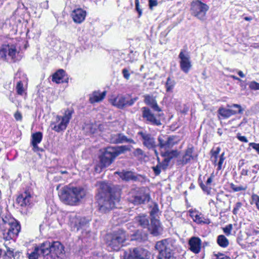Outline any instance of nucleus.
I'll return each mask as SVG.
<instances>
[{
	"mask_svg": "<svg viewBox=\"0 0 259 259\" xmlns=\"http://www.w3.org/2000/svg\"><path fill=\"white\" fill-rule=\"evenodd\" d=\"M65 72L63 69H59L53 74L52 81L56 82L57 83L63 82V79L65 75Z\"/></svg>",
	"mask_w": 259,
	"mask_h": 259,
	"instance_id": "nucleus-30",
	"label": "nucleus"
},
{
	"mask_svg": "<svg viewBox=\"0 0 259 259\" xmlns=\"http://www.w3.org/2000/svg\"><path fill=\"white\" fill-rule=\"evenodd\" d=\"M250 147L255 149L258 154H259V143L256 144L255 143H250L249 144Z\"/></svg>",
	"mask_w": 259,
	"mask_h": 259,
	"instance_id": "nucleus-50",
	"label": "nucleus"
},
{
	"mask_svg": "<svg viewBox=\"0 0 259 259\" xmlns=\"http://www.w3.org/2000/svg\"><path fill=\"white\" fill-rule=\"evenodd\" d=\"M230 188L234 192H239L246 190L247 188V186L246 185L238 186L233 183H231L230 184Z\"/></svg>",
	"mask_w": 259,
	"mask_h": 259,
	"instance_id": "nucleus-38",
	"label": "nucleus"
},
{
	"mask_svg": "<svg viewBox=\"0 0 259 259\" xmlns=\"http://www.w3.org/2000/svg\"><path fill=\"white\" fill-rule=\"evenodd\" d=\"M122 72L123 77L127 80L129 79L130 76V74L129 73L128 70L126 68H124L122 70Z\"/></svg>",
	"mask_w": 259,
	"mask_h": 259,
	"instance_id": "nucleus-49",
	"label": "nucleus"
},
{
	"mask_svg": "<svg viewBox=\"0 0 259 259\" xmlns=\"http://www.w3.org/2000/svg\"><path fill=\"white\" fill-rule=\"evenodd\" d=\"M128 149L126 146L107 147L100 157L101 167L102 168L108 166L117 156Z\"/></svg>",
	"mask_w": 259,
	"mask_h": 259,
	"instance_id": "nucleus-5",
	"label": "nucleus"
},
{
	"mask_svg": "<svg viewBox=\"0 0 259 259\" xmlns=\"http://www.w3.org/2000/svg\"><path fill=\"white\" fill-rule=\"evenodd\" d=\"M138 99V97L130 99L125 96L118 95L117 96H112L109 99V102L113 106L122 109L127 106H132Z\"/></svg>",
	"mask_w": 259,
	"mask_h": 259,
	"instance_id": "nucleus-9",
	"label": "nucleus"
},
{
	"mask_svg": "<svg viewBox=\"0 0 259 259\" xmlns=\"http://www.w3.org/2000/svg\"><path fill=\"white\" fill-rule=\"evenodd\" d=\"M157 146L165 150L171 148L180 141V138L176 135L160 134L158 137Z\"/></svg>",
	"mask_w": 259,
	"mask_h": 259,
	"instance_id": "nucleus-8",
	"label": "nucleus"
},
{
	"mask_svg": "<svg viewBox=\"0 0 259 259\" xmlns=\"http://www.w3.org/2000/svg\"><path fill=\"white\" fill-rule=\"evenodd\" d=\"M32 201L30 193L26 191L20 195L17 198V202L21 206H29L32 203Z\"/></svg>",
	"mask_w": 259,
	"mask_h": 259,
	"instance_id": "nucleus-20",
	"label": "nucleus"
},
{
	"mask_svg": "<svg viewBox=\"0 0 259 259\" xmlns=\"http://www.w3.org/2000/svg\"><path fill=\"white\" fill-rule=\"evenodd\" d=\"M158 208L157 205H155L152 208L150 211V215L152 217V219H155V215H156L158 212Z\"/></svg>",
	"mask_w": 259,
	"mask_h": 259,
	"instance_id": "nucleus-45",
	"label": "nucleus"
},
{
	"mask_svg": "<svg viewBox=\"0 0 259 259\" xmlns=\"http://www.w3.org/2000/svg\"><path fill=\"white\" fill-rule=\"evenodd\" d=\"M150 198L149 194L145 192L143 188L138 189L136 193L132 196L130 201L135 204H139L148 201Z\"/></svg>",
	"mask_w": 259,
	"mask_h": 259,
	"instance_id": "nucleus-17",
	"label": "nucleus"
},
{
	"mask_svg": "<svg viewBox=\"0 0 259 259\" xmlns=\"http://www.w3.org/2000/svg\"><path fill=\"white\" fill-rule=\"evenodd\" d=\"M69 224L72 229L81 231L82 235L85 238H94V233L88 229L90 220L85 217H81L75 213H71L68 215Z\"/></svg>",
	"mask_w": 259,
	"mask_h": 259,
	"instance_id": "nucleus-4",
	"label": "nucleus"
},
{
	"mask_svg": "<svg viewBox=\"0 0 259 259\" xmlns=\"http://www.w3.org/2000/svg\"><path fill=\"white\" fill-rule=\"evenodd\" d=\"M242 204L241 202H237L235 204L234 207L233 208V214L235 215H236L238 213L239 210L242 207Z\"/></svg>",
	"mask_w": 259,
	"mask_h": 259,
	"instance_id": "nucleus-44",
	"label": "nucleus"
},
{
	"mask_svg": "<svg viewBox=\"0 0 259 259\" xmlns=\"http://www.w3.org/2000/svg\"><path fill=\"white\" fill-rule=\"evenodd\" d=\"M179 58L181 70L185 73H188L192 66L190 55L187 52L181 51L179 55Z\"/></svg>",
	"mask_w": 259,
	"mask_h": 259,
	"instance_id": "nucleus-14",
	"label": "nucleus"
},
{
	"mask_svg": "<svg viewBox=\"0 0 259 259\" xmlns=\"http://www.w3.org/2000/svg\"><path fill=\"white\" fill-rule=\"evenodd\" d=\"M194 222L198 224H209L210 223V221L209 219L205 218L202 213L199 212L196 215V218L194 220Z\"/></svg>",
	"mask_w": 259,
	"mask_h": 259,
	"instance_id": "nucleus-33",
	"label": "nucleus"
},
{
	"mask_svg": "<svg viewBox=\"0 0 259 259\" xmlns=\"http://www.w3.org/2000/svg\"><path fill=\"white\" fill-rule=\"evenodd\" d=\"M136 8L138 12L139 15L142 13V10L139 8V0H135Z\"/></svg>",
	"mask_w": 259,
	"mask_h": 259,
	"instance_id": "nucleus-57",
	"label": "nucleus"
},
{
	"mask_svg": "<svg viewBox=\"0 0 259 259\" xmlns=\"http://www.w3.org/2000/svg\"><path fill=\"white\" fill-rule=\"evenodd\" d=\"M14 117L16 120L21 121L22 119V116L21 113L17 111L14 114Z\"/></svg>",
	"mask_w": 259,
	"mask_h": 259,
	"instance_id": "nucleus-51",
	"label": "nucleus"
},
{
	"mask_svg": "<svg viewBox=\"0 0 259 259\" xmlns=\"http://www.w3.org/2000/svg\"><path fill=\"white\" fill-rule=\"evenodd\" d=\"M217 243L220 246L223 248L227 247L229 244V240L223 235L218 236Z\"/></svg>",
	"mask_w": 259,
	"mask_h": 259,
	"instance_id": "nucleus-34",
	"label": "nucleus"
},
{
	"mask_svg": "<svg viewBox=\"0 0 259 259\" xmlns=\"http://www.w3.org/2000/svg\"><path fill=\"white\" fill-rule=\"evenodd\" d=\"M134 154L136 156L142 155L143 154V151L140 148H137L134 152Z\"/></svg>",
	"mask_w": 259,
	"mask_h": 259,
	"instance_id": "nucleus-54",
	"label": "nucleus"
},
{
	"mask_svg": "<svg viewBox=\"0 0 259 259\" xmlns=\"http://www.w3.org/2000/svg\"><path fill=\"white\" fill-rule=\"evenodd\" d=\"M154 153H155V154L157 156H158V152L156 150H154Z\"/></svg>",
	"mask_w": 259,
	"mask_h": 259,
	"instance_id": "nucleus-64",
	"label": "nucleus"
},
{
	"mask_svg": "<svg viewBox=\"0 0 259 259\" xmlns=\"http://www.w3.org/2000/svg\"><path fill=\"white\" fill-rule=\"evenodd\" d=\"M16 49L15 46L13 45H4L0 50V54L2 57L6 58L7 56L14 59L16 54Z\"/></svg>",
	"mask_w": 259,
	"mask_h": 259,
	"instance_id": "nucleus-19",
	"label": "nucleus"
},
{
	"mask_svg": "<svg viewBox=\"0 0 259 259\" xmlns=\"http://www.w3.org/2000/svg\"><path fill=\"white\" fill-rule=\"evenodd\" d=\"M241 175L243 176H248V170L245 169H242L241 172Z\"/></svg>",
	"mask_w": 259,
	"mask_h": 259,
	"instance_id": "nucleus-59",
	"label": "nucleus"
},
{
	"mask_svg": "<svg viewBox=\"0 0 259 259\" xmlns=\"http://www.w3.org/2000/svg\"><path fill=\"white\" fill-rule=\"evenodd\" d=\"M145 103L149 106L154 111L160 112L161 111V108L159 107L157 103L155 98L149 95H146L144 96Z\"/></svg>",
	"mask_w": 259,
	"mask_h": 259,
	"instance_id": "nucleus-25",
	"label": "nucleus"
},
{
	"mask_svg": "<svg viewBox=\"0 0 259 259\" xmlns=\"http://www.w3.org/2000/svg\"><path fill=\"white\" fill-rule=\"evenodd\" d=\"M196 156L194 153L193 147L192 146H189L186 149L182 159L181 160V162L183 164H186L190 162L191 160H194L196 158Z\"/></svg>",
	"mask_w": 259,
	"mask_h": 259,
	"instance_id": "nucleus-24",
	"label": "nucleus"
},
{
	"mask_svg": "<svg viewBox=\"0 0 259 259\" xmlns=\"http://www.w3.org/2000/svg\"><path fill=\"white\" fill-rule=\"evenodd\" d=\"M106 92L105 91L100 93L98 91H95L90 95V102L93 104L96 102L102 101L106 96Z\"/></svg>",
	"mask_w": 259,
	"mask_h": 259,
	"instance_id": "nucleus-29",
	"label": "nucleus"
},
{
	"mask_svg": "<svg viewBox=\"0 0 259 259\" xmlns=\"http://www.w3.org/2000/svg\"><path fill=\"white\" fill-rule=\"evenodd\" d=\"M40 254H42L41 253L40 244L35 247L34 250L31 253H28L29 259H38V257Z\"/></svg>",
	"mask_w": 259,
	"mask_h": 259,
	"instance_id": "nucleus-36",
	"label": "nucleus"
},
{
	"mask_svg": "<svg viewBox=\"0 0 259 259\" xmlns=\"http://www.w3.org/2000/svg\"><path fill=\"white\" fill-rule=\"evenodd\" d=\"M42 255L44 256V259H61L62 258L61 256H59L51 253H42Z\"/></svg>",
	"mask_w": 259,
	"mask_h": 259,
	"instance_id": "nucleus-42",
	"label": "nucleus"
},
{
	"mask_svg": "<svg viewBox=\"0 0 259 259\" xmlns=\"http://www.w3.org/2000/svg\"><path fill=\"white\" fill-rule=\"evenodd\" d=\"M221 151L220 147H217L215 150H212L211 151V156H218V154Z\"/></svg>",
	"mask_w": 259,
	"mask_h": 259,
	"instance_id": "nucleus-52",
	"label": "nucleus"
},
{
	"mask_svg": "<svg viewBox=\"0 0 259 259\" xmlns=\"http://www.w3.org/2000/svg\"><path fill=\"white\" fill-rule=\"evenodd\" d=\"M115 174H117L122 180L125 181H136L137 179L134 172L131 171H116Z\"/></svg>",
	"mask_w": 259,
	"mask_h": 259,
	"instance_id": "nucleus-27",
	"label": "nucleus"
},
{
	"mask_svg": "<svg viewBox=\"0 0 259 259\" xmlns=\"http://www.w3.org/2000/svg\"><path fill=\"white\" fill-rule=\"evenodd\" d=\"M250 203L255 204L257 209L259 210V196L256 194H252L251 197Z\"/></svg>",
	"mask_w": 259,
	"mask_h": 259,
	"instance_id": "nucleus-39",
	"label": "nucleus"
},
{
	"mask_svg": "<svg viewBox=\"0 0 259 259\" xmlns=\"http://www.w3.org/2000/svg\"><path fill=\"white\" fill-rule=\"evenodd\" d=\"M223 231L227 236L231 235V231L233 229V225L232 224H229L223 228Z\"/></svg>",
	"mask_w": 259,
	"mask_h": 259,
	"instance_id": "nucleus-43",
	"label": "nucleus"
},
{
	"mask_svg": "<svg viewBox=\"0 0 259 259\" xmlns=\"http://www.w3.org/2000/svg\"><path fill=\"white\" fill-rule=\"evenodd\" d=\"M87 12L82 9H76L74 10L71 14V16L74 22L81 23L86 17Z\"/></svg>",
	"mask_w": 259,
	"mask_h": 259,
	"instance_id": "nucleus-23",
	"label": "nucleus"
},
{
	"mask_svg": "<svg viewBox=\"0 0 259 259\" xmlns=\"http://www.w3.org/2000/svg\"><path fill=\"white\" fill-rule=\"evenodd\" d=\"M158 4L156 0H149V5L150 8L151 9L153 7L156 6Z\"/></svg>",
	"mask_w": 259,
	"mask_h": 259,
	"instance_id": "nucleus-55",
	"label": "nucleus"
},
{
	"mask_svg": "<svg viewBox=\"0 0 259 259\" xmlns=\"http://www.w3.org/2000/svg\"><path fill=\"white\" fill-rule=\"evenodd\" d=\"M218 158L219 159V157L216 156H211V160H214L215 161L218 160Z\"/></svg>",
	"mask_w": 259,
	"mask_h": 259,
	"instance_id": "nucleus-61",
	"label": "nucleus"
},
{
	"mask_svg": "<svg viewBox=\"0 0 259 259\" xmlns=\"http://www.w3.org/2000/svg\"><path fill=\"white\" fill-rule=\"evenodd\" d=\"M135 221L139 223L142 227L145 228L149 226L148 218L146 215H139L135 218Z\"/></svg>",
	"mask_w": 259,
	"mask_h": 259,
	"instance_id": "nucleus-31",
	"label": "nucleus"
},
{
	"mask_svg": "<svg viewBox=\"0 0 259 259\" xmlns=\"http://www.w3.org/2000/svg\"><path fill=\"white\" fill-rule=\"evenodd\" d=\"M190 216L194 221L196 218V215L198 213V211L196 210H189Z\"/></svg>",
	"mask_w": 259,
	"mask_h": 259,
	"instance_id": "nucleus-53",
	"label": "nucleus"
},
{
	"mask_svg": "<svg viewBox=\"0 0 259 259\" xmlns=\"http://www.w3.org/2000/svg\"><path fill=\"white\" fill-rule=\"evenodd\" d=\"M109 141L111 143L119 144L124 143H135L134 141L132 139H128L123 134H111L109 137Z\"/></svg>",
	"mask_w": 259,
	"mask_h": 259,
	"instance_id": "nucleus-18",
	"label": "nucleus"
},
{
	"mask_svg": "<svg viewBox=\"0 0 259 259\" xmlns=\"http://www.w3.org/2000/svg\"><path fill=\"white\" fill-rule=\"evenodd\" d=\"M238 139L241 141V142L247 143L248 142V140L247 138L245 136H238Z\"/></svg>",
	"mask_w": 259,
	"mask_h": 259,
	"instance_id": "nucleus-58",
	"label": "nucleus"
},
{
	"mask_svg": "<svg viewBox=\"0 0 259 259\" xmlns=\"http://www.w3.org/2000/svg\"><path fill=\"white\" fill-rule=\"evenodd\" d=\"M142 117L145 119L147 123H150L153 125L159 126L161 125V121L158 119L149 108L143 107L141 108Z\"/></svg>",
	"mask_w": 259,
	"mask_h": 259,
	"instance_id": "nucleus-15",
	"label": "nucleus"
},
{
	"mask_svg": "<svg viewBox=\"0 0 259 259\" xmlns=\"http://www.w3.org/2000/svg\"><path fill=\"white\" fill-rule=\"evenodd\" d=\"M155 248L158 252V259H176L173 252L176 248L175 239L169 238L157 241Z\"/></svg>",
	"mask_w": 259,
	"mask_h": 259,
	"instance_id": "nucleus-3",
	"label": "nucleus"
},
{
	"mask_svg": "<svg viewBox=\"0 0 259 259\" xmlns=\"http://www.w3.org/2000/svg\"><path fill=\"white\" fill-rule=\"evenodd\" d=\"M176 81L175 80L171 79L170 77L167 78L165 82V87L166 88V91L167 92H172V90L175 86Z\"/></svg>",
	"mask_w": 259,
	"mask_h": 259,
	"instance_id": "nucleus-35",
	"label": "nucleus"
},
{
	"mask_svg": "<svg viewBox=\"0 0 259 259\" xmlns=\"http://www.w3.org/2000/svg\"><path fill=\"white\" fill-rule=\"evenodd\" d=\"M151 234L155 236L159 235L162 233V228L159 221L156 219H151V225L148 227Z\"/></svg>",
	"mask_w": 259,
	"mask_h": 259,
	"instance_id": "nucleus-22",
	"label": "nucleus"
},
{
	"mask_svg": "<svg viewBox=\"0 0 259 259\" xmlns=\"http://www.w3.org/2000/svg\"><path fill=\"white\" fill-rule=\"evenodd\" d=\"M214 176L213 175V173H212L210 175V176L208 178L207 180L206 181V184L207 185H209L212 183L213 178Z\"/></svg>",
	"mask_w": 259,
	"mask_h": 259,
	"instance_id": "nucleus-56",
	"label": "nucleus"
},
{
	"mask_svg": "<svg viewBox=\"0 0 259 259\" xmlns=\"http://www.w3.org/2000/svg\"><path fill=\"white\" fill-rule=\"evenodd\" d=\"M244 19L245 20L248 21L252 20V18L250 17H244Z\"/></svg>",
	"mask_w": 259,
	"mask_h": 259,
	"instance_id": "nucleus-63",
	"label": "nucleus"
},
{
	"mask_svg": "<svg viewBox=\"0 0 259 259\" xmlns=\"http://www.w3.org/2000/svg\"><path fill=\"white\" fill-rule=\"evenodd\" d=\"M157 160L158 163L155 166H153L152 167L154 174L156 176H158L160 174L162 169H165L167 167L168 163L169 162V159H168L167 158H165L161 163L160 162L159 158L157 156Z\"/></svg>",
	"mask_w": 259,
	"mask_h": 259,
	"instance_id": "nucleus-28",
	"label": "nucleus"
},
{
	"mask_svg": "<svg viewBox=\"0 0 259 259\" xmlns=\"http://www.w3.org/2000/svg\"><path fill=\"white\" fill-rule=\"evenodd\" d=\"M98 126L93 123H86L83 127V130L88 134H93L96 133Z\"/></svg>",
	"mask_w": 259,
	"mask_h": 259,
	"instance_id": "nucleus-32",
	"label": "nucleus"
},
{
	"mask_svg": "<svg viewBox=\"0 0 259 259\" xmlns=\"http://www.w3.org/2000/svg\"><path fill=\"white\" fill-rule=\"evenodd\" d=\"M16 89L18 95H22L24 93L25 89L21 81H19L17 82Z\"/></svg>",
	"mask_w": 259,
	"mask_h": 259,
	"instance_id": "nucleus-41",
	"label": "nucleus"
},
{
	"mask_svg": "<svg viewBox=\"0 0 259 259\" xmlns=\"http://www.w3.org/2000/svg\"><path fill=\"white\" fill-rule=\"evenodd\" d=\"M41 253H51L59 256L63 254L64 247L59 241H46L40 244Z\"/></svg>",
	"mask_w": 259,
	"mask_h": 259,
	"instance_id": "nucleus-7",
	"label": "nucleus"
},
{
	"mask_svg": "<svg viewBox=\"0 0 259 259\" xmlns=\"http://www.w3.org/2000/svg\"><path fill=\"white\" fill-rule=\"evenodd\" d=\"M209 7L199 0L193 1L191 3V14L201 20L205 19Z\"/></svg>",
	"mask_w": 259,
	"mask_h": 259,
	"instance_id": "nucleus-10",
	"label": "nucleus"
},
{
	"mask_svg": "<svg viewBox=\"0 0 259 259\" xmlns=\"http://www.w3.org/2000/svg\"><path fill=\"white\" fill-rule=\"evenodd\" d=\"M178 155V152L177 150H172L169 152H165L164 153H161V156L163 157H166L167 159L170 160L171 158H172V156H177Z\"/></svg>",
	"mask_w": 259,
	"mask_h": 259,
	"instance_id": "nucleus-40",
	"label": "nucleus"
},
{
	"mask_svg": "<svg viewBox=\"0 0 259 259\" xmlns=\"http://www.w3.org/2000/svg\"><path fill=\"white\" fill-rule=\"evenodd\" d=\"M31 145L33 146V149L34 151L39 150V148L38 146V144L40 143L42 139V134L41 132H36L33 134L31 136Z\"/></svg>",
	"mask_w": 259,
	"mask_h": 259,
	"instance_id": "nucleus-26",
	"label": "nucleus"
},
{
	"mask_svg": "<svg viewBox=\"0 0 259 259\" xmlns=\"http://www.w3.org/2000/svg\"><path fill=\"white\" fill-rule=\"evenodd\" d=\"M86 195L85 191L81 187H64L59 194L61 200L65 203L76 205Z\"/></svg>",
	"mask_w": 259,
	"mask_h": 259,
	"instance_id": "nucleus-2",
	"label": "nucleus"
},
{
	"mask_svg": "<svg viewBox=\"0 0 259 259\" xmlns=\"http://www.w3.org/2000/svg\"><path fill=\"white\" fill-rule=\"evenodd\" d=\"M214 255L216 257L215 259H231L230 256L225 255L223 253L220 252L214 254Z\"/></svg>",
	"mask_w": 259,
	"mask_h": 259,
	"instance_id": "nucleus-47",
	"label": "nucleus"
},
{
	"mask_svg": "<svg viewBox=\"0 0 259 259\" xmlns=\"http://www.w3.org/2000/svg\"><path fill=\"white\" fill-rule=\"evenodd\" d=\"M97 198L99 210L106 213L117 207L120 200V194L119 192H113L108 184L102 182L100 183Z\"/></svg>",
	"mask_w": 259,
	"mask_h": 259,
	"instance_id": "nucleus-1",
	"label": "nucleus"
},
{
	"mask_svg": "<svg viewBox=\"0 0 259 259\" xmlns=\"http://www.w3.org/2000/svg\"><path fill=\"white\" fill-rule=\"evenodd\" d=\"M238 74L241 77H244L245 76V75L243 73L242 71H238Z\"/></svg>",
	"mask_w": 259,
	"mask_h": 259,
	"instance_id": "nucleus-60",
	"label": "nucleus"
},
{
	"mask_svg": "<svg viewBox=\"0 0 259 259\" xmlns=\"http://www.w3.org/2000/svg\"><path fill=\"white\" fill-rule=\"evenodd\" d=\"M249 87L251 90H259V83L256 81H253L250 82Z\"/></svg>",
	"mask_w": 259,
	"mask_h": 259,
	"instance_id": "nucleus-46",
	"label": "nucleus"
},
{
	"mask_svg": "<svg viewBox=\"0 0 259 259\" xmlns=\"http://www.w3.org/2000/svg\"><path fill=\"white\" fill-rule=\"evenodd\" d=\"M150 253L143 248L137 247L124 251L123 257L124 259H148Z\"/></svg>",
	"mask_w": 259,
	"mask_h": 259,
	"instance_id": "nucleus-12",
	"label": "nucleus"
},
{
	"mask_svg": "<svg viewBox=\"0 0 259 259\" xmlns=\"http://www.w3.org/2000/svg\"><path fill=\"white\" fill-rule=\"evenodd\" d=\"M126 235L122 230H119L107 238V245L109 251H118L122 246L123 243L126 239Z\"/></svg>",
	"mask_w": 259,
	"mask_h": 259,
	"instance_id": "nucleus-6",
	"label": "nucleus"
},
{
	"mask_svg": "<svg viewBox=\"0 0 259 259\" xmlns=\"http://www.w3.org/2000/svg\"><path fill=\"white\" fill-rule=\"evenodd\" d=\"M227 107L228 108H225L221 107L219 109L218 111L219 114L223 118H228L231 116L237 113L242 114L243 111L241 106L239 104H227Z\"/></svg>",
	"mask_w": 259,
	"mask_h": 259,
	"instance_id": "nucleus-13",
	"label": "nucleus"
},
{
	"mask_svg": "<svg viewBox=\"0 0 259 259\" xmlns=\"http://www.w3.org/2000/svg\"><path fill=\"white\" fill-rule=\"evenodd\" d=\"M224 160H225L224 153L223 152L219 156V159L218 162V161H215L214 160H211L214 165H218V170H220L222 169V164L224 162Z\"/></svg>",
	"mask_w": 259,
	"mask_h": 259,
	"instance_id": "nucleus-37",
	"label": "nucleus"
},
{
	"mask_svg": "<svg viewBox=\"0 0 259 259\" xmlns=\"http://www.w3.org/2000/svg\"><path fill=\"white\" fill-rule=\"evenodd\" d=\"M72 113V110L67 109L63 116L57 115L56 117V124L53 127V130L58 133L64 131L71 118Z\"/></svg>",
	"mask_w": 259,
	"mask_h": 259,
	"instance_id": "nucleus-11",
	"label": "nucleus"
},
{
	"mask_svg": "<svg viewBox=\"0 0 259 259\" xmlns=\"http://www.w3.org/2000/svg\"><path fill=\"white\" fill-rule=\"evenodd\" d=\"M230 77L232 78H233V79H234L235 80H239V81L241 80V79L239 78H238V77H237V76H236L235 75H231Z\"/></svg>",
	"mask_w": 259,
	"mask_h": 259,
	"instance_id": "nucleus-62",
	"label": "nucleus"
},
{
	"mask_svg": "<svg viewBox=\"0 0 259 259\" xmlns=\"http://www.w3.org/2000/svg\"><path fill=\"white\" fill-rule=\"evenodd\" d=\"M199 185L201 187V188L202 189V190L207 193V194H209L211 188L210 187H208L207 186H205L202 182H201L199 183Z\"/></svg>",
	"mask_w": 259,
	"mask_h": 259,
	"instance_id": "nucleus-48",
	"label": "nucleus"
},
{
	"mask_svg": "<svg viewBox=\"0 0 259 259\" xmlns=\"http://www.w3.org/2000/svg\"><path fill=\"white\" fill-rule=\"evenodd\" d=\"M138 135L141 137V140L144 146L148 149H154L156 145L154 138L146 132L140 131Z\"/></svg>",
	"mask_w": 259,
	"mask_h": 259,
	"instance_id": "nucleus-16",
	"label": "nucleus"
},
{
	"mask_svg": "<svg viewBox=\"0 0 259 259\" xmlns=\"http://www.w3.org/2000/svg\"><path fill=\"white\" fill-rule=\"evenodd\" d=\"M188 244L189 249L195 254L198 253L200 251L201 247V240L197 237L191 238L189 241Z\"/></svg>",
	"mask_w": 259,
	"mask_h": 259,
	"instance_id": "nucleus-21",
	"label": "nucleus"
}]
</instances>
